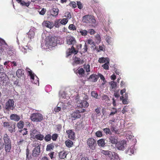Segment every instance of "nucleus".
Wrapping results in <instances>:
<instances>
[{
    "label": "nucleus",
    "mask_w": 160,
    "mask_h": 160,
    "mask_svg": "<svg viewBox=\"0 0 160 160\" xmlns=\"http://www.w3.org/2000/svg\"><path fill=\"white\" fill-rule=\"evenodd\" d=\"M67 43L68 45H73L76 43L75 38L71 35H68L66 37Z\"/></svg>",
    "instance_id": "nucleus-10"
},
{
    "label": "nucleus",
    "mask_w": 160,
    "mask_h": 160,
    "mask_svg": "<svg viewBox=\"0 0 160 160\" xmlns=\"http://www.w3.org/2000/svg\"><path fill=\"white\" fill-rule=\"evenodd\" d=\"M14 101L13 99H9L5 104V109L8 111L12 110L14 108Z\"/></svg>",
    "instance_id": "nucleus-7"
},
{
    "label": "nucleus",
    "mask_w": 160,
    "mask_h": 160,
    "mask_svg": "<svg viewBox=\"0 0 160 160\" xmlns=\"http://www.w3.org/2000/svg\"><path fill=\"white\" fill-rule=\"evenodd\" d=\"M2 45L6 46H8V45L7 43L5 42V41L3 39L0 38V48L1 49H2ZM3 50H5L6 49L2 48Z\"/></svg>",
    "instance_id": "nucleus-31"
},
{
    "label": "nucleus",
    "mask_w": 160,
    "mask_h": 160,
    "mask_svg": "<svg viewBox=\"0 0 160 160\" xmlns=\"http://www.w3.org/2000/svg\"><path fill=\"white\" fill-rule=\"evenodd\" d=\"M59 21H56L54 22V26L56 28H58L59 27Z\"/></svg>",
    "instance_id": "nucleus-60"
},
{
    "label": "nucleus",
    "mask_w": 160,
    "mask_h": 160,
    "mask_svg": "<svg viewBox=\"0 0 160 160\" xmlns=\"http://www.w3.org/2000/svg\"><path fill=\"white\" fill-rule=\"evenodd\" d=\"M44 139L46 142H49L51 141V135L49 134L46 135L45 137H44Z\"/></svg>",
    "instance_id": "nucleus-39"
},
{
    "label": "nucleus",
    "mask_w": 160,
    "mask_h": 160,
    "mask_svg": "<svg viewBox=\"0 0 160 160\" xmlns=\"http://www.w3.org/2000/svg\"><path fill=\"white\" fill-rule=\"evenodd\" d=\"M77 103L78 106L81 108H87L89 105L88 102L85 100H78Z\"/></svg>",
    "instance_id": "nucleus-12"
},
{
    "label": "nucleus",
    "mask_w": 160,
    "mask_h": 160,
    "mask_svg": "<svg viewBox=\"0 0 160 160\" xmlns=\"http://www.w3.org/2000/svg\"><path fill=\"white\" fill-rule=\"evenodd\" d=\"M116 126L114 125H112L111 126V129L112 132H114L115 133H117L118 131L116 130Z\"/></svg>",
    "instance_id": "nucleus-51"
},
{
    "label": "nucleus",
    "mask_w": 160,
    "mask_h": 160,
    "mask_svg": "<svg viewBox=\"0 0 160 160\" xmlns=\"http://www.w3.org/2000/svg\"><path fill=\"white\" fill-rule=\"evenodd\" d=\"M46 12V9L44 8H42L41 11L39 12V14L41 15H44Z\"/></svg>",
    "instance_id": "nucleus-57"
},
{
    "label": "nucleus",
    "mask_w": 160,
    "mask_h": 160,
    "mask_svg": "<svg viewBox=\"0 0 160 160\" xmlns=\"http://www.w3.org/2000/svg\"><path fill=\"white\" fill-rule=\"evenodd\" d=\"M82 21L87 23L95 24L96 22L94 17L92 15H86L82 17Z\"/></svg>",
    "instance_id": "nucleus-3"
},
{
    "label": "nucleus",
    "mask_w": 160,
    "mask_h": 160,
    "mask_svg": "<svg viewBox=\"0 0 160 160\" xmlns=\"http://www.w3.org/2000/svg\"><path fill=\"white\" fill-rule=\"evenodd\" d=\"M110 88L112 89H115L117 87V83L114 81H112L110 83Z\"/></svg>",
    "instance_id": "nucleus-43"
},
{
    "label": "nucleus",
    "mask_w": 160,
    "mask_h": 160,
    "mask_svg": "<svg viewBox=\"0 0 160 160\" xmlns=\"http://www.w3.org/2000/svg\"><path fill=\"white\" fill-rule=\"evenodd\" d=\"M112 38L109 36H107L106 39L107 42L109 44L112 42Z\"/></svg>",
    "instance_id": "nucleus-45"
},
{
    "label": "nucleus",
    "mask_w": 160,
    "mask_h": 160,
    "mask_svg": "<svg viewBox=\"0 0 160 160\" xmlns=\"http://www.w3.org/2000/svg\"><path fill=\"white\" fill-rule=\"evenodd\" d=\"M68 153L66 151H61L59 153V157L61 159H65L66 158Z\"/></svg>",
    "instance_id": "nucleus-26"
},
{
    "label": "nucleus",
    "mask_w": 160,
    "mask_h": 160,
    "mask_svg": "<svg viewBox=\"0 0 160 160\" xmlns=\"http://www.w3.org/2000/svg\"><path fill=\"white\" fill-rule=\"evenodd\" d=\"M29 75L30 77V78L33 81H32L35 84H39V78L38 77L33 73L32 71L30 69H27Z\"/></svg>",
    "instance_id": "nucleus-5"
},
{
    "label": "nucleus",
    "mask_w": 160,
    "mask_h": 160,
    "mask_svg": "<svg viewBox=\"0 0 160 160\" xmlns=\"http://www.w3.org/2000/svg\"><path fill=\"white\" fill-rule=\"evenodd\" d=\"M44 138V137L43 135L42 134L40 133L36 134L34 136V138H36L38 140L42 141Z\"/></svg>",
    "instance_id": "nucleus-28"
},
{
    "label": "nucleus",
    "mask_w": 160,
    "mask_h": 160,
    "mask_svg": "<svg viewBox=\"0 0 160 160\" xmlns=\"http://www.w3.org/2000/svg\"><path fill=\"white\" fill-rule=\"evenodd\" d=\"M59 10L58 8H53L51 10V15L54 17H56L58 13Z\"/></svg>",
    "instance_id": "nucleus-24"
},
{
    "label": "nucleus",
    "mask_w": 160,
    "mask_h": 160,
    "mask_svg": "<svg viewBox=\"0 0 160 160\" xmlns=\"http://www.w3.org/2000/svg\"><path fill=\"white\" fill-rule=\"evenodd\" d=\"M41 145H38V146L36 147L32 151V156L37 157L39 155L40 153V147Z\"/></svg>",
    "instance_id": "nucleus-11"
},
{
    "label": "nucleus",
    "mask_w": 160,
    "mask_h": 160,
    "mask_svg": "<svg viewBox=\"0 0 160 160\" xmlns=\"http://www.w3.org/2000/svg\"><path fill=\"white\" fill-rule=\"evenodd\" d=\"M57 43V42L55 38L52 37L49 38L48 40H47L45 45L48 48H50L55 46Z\"/></svg>",
    "instance_id": "nucleus-6"
},
{
    "label": "nucleus",
    "mask_w": 160,
    "mask_h": 160,
    "mask_svg": "<svg viewBox=\"0 0 160 160\" xmlns=\"http://www.w3.org/2000/svg\"><path fill=\"white\" fill-rule=\"evenodd\" d=\"M109 63H107V62L105 63L104 64L102 65V67H103V68L106 70L109 69V66L108 64Z\"/></svg>",
    "instance_id": "nucleus-55"
},
{
    "label": "nucleus",
    "mask_w": 160,
    "mask_h": 160,
    "mask_svg": "<svg viewBox=\"0 0 160 160\" xmlns=\"http://www.w3.org/2000/svg\"><path fill=\"white\" fill-rule=\"evenodd\" d=\"M68 20L67 19L64 18L62 19L60 21V23L63 25H65L68 22Z\"/></svg>",
    "instance_id": "nucleus-48"
},
{
    "label": "nucleus",
    "mask_w": 160,
    "mask_h": 160,
    "mask_svg": "<svg viewBox=\"0 0 160 160\" xmlns=\"http://www.w3.org/2000/svg\"><path fill=\"white\" fill-rule=\"evenodd\" d=\"M24 126V122L21 120L18 122L17 123V126L19 129H22Z\"/></svg>",
    "instance_id": "nucleus-32"
},
{
    "label": "nucleus",
    "mask_w": 160,
    "mask_h": 160,
    "mask_svg": "<svg viewBox=\"0 0 160 160\" xmlns=\"http://www.w3.org/2000/svg\"><path fill=\"white\" fill-rule=\"evenodd\" d=\"M37 132V130L35 129L32 130L31 132L30 133V135L31 136V137H32V138H33V137L35 136V134Z\"/></svg>",
    "instance_id": "nucleus-49"
},
{
    "label": "nucleus",
    "mask_w": 160,
    "mask_h": 160,
    "mask_svg": "<svg viewBox=\"0 0 160 160\" xmlns=\"http://www.w3.org/2000/svg\"><path fill=\"white\" fill-rule=\"evenodd\" d=\"M42 25L43 27H46L50 29L52 28L53 27V24L52 22H50L48 21H44L42 23Z\"/></svg>",
    "instance_id": "nucleus-14"
},
{
    "label": "nucleus",
    "mask_w": 160,
    "mask_h": 160,
    "mask_svg": "<svg viewBox=\"0 0 160 160\" xmlns=\"http://www.w3.org/2000/svg\"><path fill=\"white\" fill-rule=\"evenodd\" d=\"M30 119L33 122H41L43 119V116L40 113L37 112L32 114L30 116Z\"/></svg>",
    "instance_id": "nucleus-2"
},
{
    "label": "nucleus",
    "mask_w": 160,
    "mask_h": 160,
    "mask_svg": "<svg viewBox=\"0 0 160 160\" xmlns=\"http://www.w3.org/2000/svg\"><path fill=\"white\" fill-rule=\"evenodd\" d=\"M79 32L81 33L82 35L83 36H86L88 33V32L85 30H83L82 29H80L79 30Z\"/></svg>",
    "instance_id": "nucleus-36"
},
{
    "label": "nucleus",
    "mask_w": 160,
    "mask_h": 160,
    "mask_svg": "<svg viewBox=\"0 0 160 160\" xmlns=\"http://www.w3.org/2000/svg\"><path fill=\"white\" fill-rule=\"evenodd\" d=\"M87 143L88 146L92 150L95 149L97 143L96 140L93 138H88L87 140Z\"/></svg>",
    "instance_id": "nucleus-4"
},
{
    "label": "nucleus",
    "mask_w": 160,
    "mask_h": 160,
    "mask_svg": "<svg viewBox=\"0 0 160 160\" xmlns=\"http://www.w3.org/2000/svg\"><path fill=\"white\" fill-rule=\"evenodd\" d=\"M95 37L98 40V42H100L101 41V38L99 34H97L96 36Z\"/></svg>",
    "instance_id": "nucleus-64"
},
{
    "label": "nucleus",
    "mask_w": 160,
    "mask_h": 160,
    "mask_svg": "<svg viewBox=\"0 0 160 160\" xmlns=\"http://www.w3.org/2000/svg\"><path fill=\"white\" fill-rule=\"evenodd\" d=\"M66 132L68 134V137L69 138L72 140L74 139L75 134V132H73L72 130H67Z\"/></svg>",
    "instance_id": "nucleus-17"
},
{
    "label": "nucleus",
    "mask_w": 160,
    "mask_h": 160,
    "mask_svg": "<svg viewBox=\"0 0 160 160\" xmlns=\"http://www.w3.org/2000/svg\"><path fill=\"white\" fill-rule=\"evenodd\" d=\"M109 151H105L104 150H102L101 151V153H102L103 154H104L105 155H107L108 156L109 154Z\"/></svg>",
    "instance_id": "nucleus-61"
},
{
    "label": "nucleus",
    "mask_w": 160,
    "mask_h": 160,
    "mask_svg": "<svg viewBox=\"0 0 160 160\" xmlns=\"http://www.w3.org/2000/svg\"><path fill=\"white\" fill-rule=\"evenodd\" d=\"M18 3H20L21 5L22 6L28 7L30 5L31 2H25L24 1L21 0L20 2H18Z\"/></svg>",
    "instance_id": "nucleus-37"
},
{
    "label": "nucleus",
    "mask_w": 160,
    "mask_h": 160,
    "mask_svg": "<svg viewBox=\"0 0 160 160\" xmlns=\"http://www.w3.org/2000/svg\"><path fill=\"white\" fill-rule=\"evenodd\" d=\"M98 62L100 63H104L106 62H107V63H109V60L108 58L102 57L99 59Z\"/></svg>",
    "instance_id": "nucleus-25"
},
{
    "label": "nucleus",
    "mask_w": 160,
    "mask_h": 160,
    "mask_svg": "<svg viewBox=\"0 0 160 160\" xmlns=\"http://www.w3.org/2000/svg\"><path fill=\"white\" fill-rule=\"evenodd\" d=\"M2 77H0V82L2 83H5L7 79V77L5 74H3Z\"/></svg>",
    "instance_id": "nucleus-29"
},
{
    "label": "nucleus",
    "mask_w": 160,
    "mask_h": 160,
    "mask_svg": "<svg viewBox=\"0 0 160 160\" xmlns=\"http://www.w3.org/2000/svg\"><path fill=\"white\" fill-rule=\"evenodd\" d=\"M74 62L77 64H82L83 62V60H80L79 58L75 56L74 58Z\"/></svg>",
    "instance_id": "nucleus-30"
},
{
    "label": "nucleus",
    "mask_w": 160,
    "mask_h": 160,
    "mask_svg": "<svg viewBox=\"0 0 160 160\" xmlns=\"http://www.w3.org/2000/svg\"><path fill=\"white\" fill-rule=\"evenodd\" d=\"M65 144L66 146L68 148H70L72 147L73 143L70 140H68L65 141Z\"/></svg>",
    "instance_id": "nucleus-35"
},
{
    "label": "nucleus",
    "mask_w": 160,
    "mask_h": 160,
    "mask_svg": "<svg viewBox=\"0 0 160 160\" xmlns=\"http://www.w3.org/2000/svg\"><path fill=\"white\" fill-rule=\"evenodd\" d=\"M78 52V50H76L75 49L74 46H72L71 48H69L67 52V57H68L72 53L76 54Z\"/></svg>",
    "instance_id": "nucleus-15"
},
{
    "label": "nucleus",
    "mask_w": 160,
    "mask_h": 160,
    "mask_svg": "<svg viewBox=\"0 0 160 160\" xmlns=\"http://www.w3.org/2000/svg\"><path fill=\"white\" fill-rule=\"evenodd\" d=\"M3 126L4 127L8 128V131L11 133H12L13 132H15V123L12 124L8 122H4L3 123Z\"/></svg>",
    "instance_id": "nucleus-8"
},
{
    "label": "nucleus",
    "mask_w": 160,
    "mask_h": 160,
    "mask_svg": "<svg viewBox=\"0 0 160 160\" xmlns=\"http://www.w3.org/2000/svg\"><path fill=\"white\" fill-rule=\"evenodd\" d=\"M65 16L67 18V19H70L71 18V15L70 13H66Z\"/></svg>",
    "instance_id": "nucleus-62"
},
{
    "label": "nucleus",
    "mask_w": 160,
    "mask_h": 160,
    "mask_svg": "<svg viewBox=\"0 0 160 160\" xmlns=\"http://www.w3.org/2000/svg\"><path fill=\"white\" fill-rule=\"evenodd\" d=\"M58 137V135L57 134L54 133L51 136V139H52V140L55 141L57 139Z\"/></svg>",
    "instance_id": "nucleus-47"
},
{
    "label": "nucleus",
    "mask_w": 160,
    "mask_h": 160,
    "mask_svg": "<svg viewBox=\"0 0 160 160\" xmlns=\"http://www.w3.org/2000/svg\"><path fill=\"white\" fill-rule=\"evenodd\" d=\"M112 109L113 110V111L111 112L109 114V116H112L114 114H115V113H116L117 112V110L116 108H113Z\"/></svg>",
    "instance_id": "nucleus-52"
},
{
    "label": "nucleus",
    "mask_w": 160,
    "mask_h": 160,
    "mask_svg": "<svg viewBox=\"0 0 160 160\" xmlns=\"http://www.w3.org/2000/svg\"><path fill=\"white\" fill-rule=\"evenodd\" d=\"M126 142L125 140H122L118 142L116 146L119 150H123L125 149L127 146Z\"/></svg>",
    "instance_id": "nucleus-9"
},
{
    "label": "nucleus",
    "mask_w": 160,
    "mask_h": 160,
    "mask_svg": "<svg viewBox=\"0 0 160 160\" xmlns=\"http://www.w3.org/2000/svg\"><path fill=\"white\" fill-rule=\"evenodd\" d=\"M98 78V77L96 74H93L90 76L88 80L91 82H95L97 81Z\"/></svg>",
    "instance_id": "nucleus-19"
},
{
    "label": "nucleus",
    "mask_w": 160,
    "mask_h": 160,
    "mask_svg": "<svg viewBox=\"0 0 160 160\" xmlns=\"http://www.w3.org/2000/svg\"><path fill=\"white\" fill-rule=\"evenodd\" d=\"M29 139L28 137L26 136H24L23 138L21 137L19 141L17 142V144L18 145H23L26 143H27V140Z\"/></svg>",
    "instance_id": "nucleus-13"
},
{
    "label": "nucleus",
    "mask_w": 160,
    "mask_h": 160,
    "mask_svg": "<svg viewBox=\"0 0 160 160\" xmlns=\"http://www.w3.org/2000/svg\"><path fill=\"white\" fill-rule=\"evenodd\" d=\"M80 113V112L79 110H76L71 114L72 117L75 118H79L81 117Z\"/></svg>",
    "instance_id": "nucleus-20"
},
{
    "label": "nucleus",
    "mask_w": 160,
    "mask_h": 160,
    "mask_svg": "<svg viewBox=\"0 0 160 160\" xmlns=\"http://www.w3.org/2000/svg\"><path fill=\"white\" fill-rule=\"evenodd\" d=\"M5 145V150L7 153L10 152L11 149V141L7 134L4 135L3 137Z\"/></svg>",
    "instance_id": "nucleus-1"
},
{
    "label": "nucleus",
    "mask_w": 160,
    "mask_h": 160,
    "mask_svg": "<svg viewBox=\"0 0 160 160\" xmlns=\"http://www.w3.org/2000/svg\"><path fill=\"white\" fill-rule=\"evenodd\" d=\"M118 137L114 135H111L109 138V142L112 144L116 145L118 142Z\"/></svg>",
    "instance_id": "nucleus-16"
},
{
    "label": "nucleus",
    "mask_w": 160,
    "mask_h": 160,
    "mask_svg": "<svg viewBox=\"0 0 160 160\" xmlns=\"http://www.w3.org/2000/svg\"><path fill=\"white\" fill-rule=\"evenodd\" d=\"M10 118L11 120L15 121H18L20 119L19 116L16 114H12L10 116Z\"/></svg>",
    "instance_id": "nucleus-22"
},
{
    "label": "nucleus",
    "mask_w": 160,
    "mask_h": 160,
    "mask_svg": "<svg viewBox=\"0 0 160 160\" xmlns=\"http://www.w3.org/2000/svg\"><path fill=\"white\" fill-rule=\"evenodd\" d=\"M89 33L91 35H93L95 33V31L93 29H90L88 30Z\"/></svg>",
    "instance_id": "nucleus-63"
},
{
    "label": "nucleus",
    "mask_w": 160,
    "mask_h": 160,
    "mask_svg": "<svg viewBox=\"0 0 160 160\" xmlns=\"http://www.w3.org/2000/svg\"><path fill=\"white\" fill-rule=\"evenodd\" d=\"M76 72V74H79L80 76H82L85 73V71L84 69L82 68H78Z\"/></svg>",
    "instance_id": "nucleus-27"
},
{
    "label": "nucleus",
    "mask_w": 160,
    "mask_h": 160,
    "mask_svg": "<svg viewBox=\"0 0 160 160\" xmlns=\"http://www.w3.org/2000/svg\"><path fill=\"white\" fill-rule=\"evenodd\" d=\"M96 135L98 137H101L102 136V132L98 131L96 132L95 133Z\"/></svg>",
    "instance_id": "nucleus-50"
},
{
    "label": "nucleus",
    "mask_w": 160,
    "mask_h": 160,
    "mask_svg": "<svg viewBox=\"0 0 160 160\" xmlns=\"http://www.w3.org/2000/svg\"><path fill=\"white\" fill-rule=\"evenodd\" d=\"M70 5L72 7L74 8H75L77 7L76 2H71L70 3Z\"/></svg>",
    "instance_id": "nucleus-59"
},
{
    "label": "nucleus",
    "mask_w": 160,
    "mask_h": 160,
    "mask_svg": "<svg viewBox=\"0 0 160 160\" xmlns=\"http://www.w3.org/2000/svg\"><path fill=\"white\" fill-rule=\"evenodd\" d=\"M68 28L70 30H75L76 29V28L73 24H70L68 27Z\"/></svg>",
    "instance_id": "nucleus-46"
},
{
    "label": "nucleus",
    "mask_w": 160,
    "mask_h": 160,
    "mask_svg": "<svg viewBox=\"0 0 160 160\" xmlns=\"http://www.w3.org/2000/svg\"><path fill=\"white\" fill-rule=\"evenodd\" d=\"M77 5L78 8L80 9H81L83 8V6L82 4L80 2H77Z\"/></svg>",
    "instance_id": "nucleus-58"
},
{
    "label": "nucleus",
    "mask_w": 160,
    "mask_h": 160,
    "mask_svg": "<svg viewBox=\"0 0 160 160\" xmlns=\"http://www.w3.org/2000/svg\"><path fill=\"white\" fill-rule=\"evenodd\" d=\"M19 132H21L23 136H24L28 134V131L27 128H25L23 129L19 130Z\"/></svg>",
    "instance_id": "nucleus-38"
},
{
    "label": "nucleus",
    "mask_w": 160,
    "mask_h": 160,
    "mask_svg": "<svg viewBox=\"0 0 160 160\" xmlns=\"http://www.w3.org/2000/svg\"><path fill=\"white\" fill-rule=\"evenodd\" d=\"M26 158L28 160H29L31 158V156L30 153V151L29 148H27L26 149Z\"/></svg>",
    "instance_id": "nucleus-33"
},
{
    "label": "nucleus",
    "mask_w": 160,
    "mask_h": 160,
    "mask_svg": "<svg viewBox=\"0 0 160 160\" xmlns=\"http://www.w3.org/2000/svg\"><path fill=\"white\" fill-rule=\"evenodd\" d=\"M102 100H105L106 101H108L109 100V97L107 95H103L102 96Z\"/></svg>",
    "instance_id": "nucleus-56"
},
{
    "label": "nucleus",
    "mask_w": 160,
    "mask_h": 160,
    "mask_svg": "<svg viewBox=\"0 0 160 160\" xmlns=\"http://www.w3.org/2000/svg\"><path fill=\"white\" fill-rule=\"evenodd\" d=\"M95 112L98 116H100L101 114V108H98L96 109Z\"/></svg>",
    "instance_id": "nucleus-54"
},
{
    "label": "nucleus",
    "mask_w": 160,
    "mask_h": 160,
    "mask_svg": "<svg viewBox=\"0 0 160 160\" xmlns=\"http://www.w3.org/2000/svg\"><path fill=\"white\" fill-rule=\"evenodd\" d=\"M84 68L85 69L86 72H90V66L88 64L87 65H84Z\"/></svg>",
    "instance_id": "nucleus-44"
},
{
    "label": "nucleus",
    "mask_w": 160,
    "mask_h": 160,
    "mask_svg": "<svg viewBox=\"0 0 160 160\" xmlns=\"http://www.w3.org/2000/svg\"><path fill=\"white\" fill-rule=\"evenodd\" d=\"M91 95L92 97H93L94 98H97V97L98 96V94L95 91H92V92Z\"/></svg>",
    "instance_id": "nucleus-53"
},
{
    "label": "nucleus",
    "mask_w": 160,
    "mask_h": 160,
    "mask_svg": "<svg viewBox=\"0 0 160 160\" xmlns=\"http://www.w3.org/2000/svg\"><path fill=\"white\" fill-rule=\"evenodd\" d=\"M98 146L103 147L105 144V141L103 139H101L98 141Z\"/></svg>",
    "instance_id": "nucleus-34"
},
{
    "label": "nucleus",
    "mask_w": 160,
    "mask_h": 160,
    "mask_svg": "<svg viewBox=\"0 0 160 160\" xmlns=\"http://www.w3.org/2000/svg\"><path fill=\"white\" fill-rule=\"evenodd\" d=\"M103 130L106 135L112 134V132L109 128H103Z\"/></svg>",
    "instance_id": "nucleus-41"
},
{
    "label": "nucleus",
    "mask_w": 160,
    "mask_h": 160,
    "mask_svg": "<svg viewBox=\"0 0 160 160\" xmlns=\"http://www.w3.org/2000/svg\"><path fill=\"white\" fill-rule=\"evenodd\" d=\"M28 38L31 39L34 38V33L32 31H29L28 33Z\"/></svg>",
    "instance_id": "nucleus-42"
},
{
    "label": "nucleus",
    "mask_w": 160,
    "mask_h": 160,
    "mask_svg": "<svg viewBox=\"0 0 160 160\" xmlns=\"http://www.w3.org/2000/svg\"><path fill=\"white\" fill-rule=\"evenodd\" d=\"M24 71L23 69H19L16 72V75L18 78H20L24 75Z\"/></svg>",
    "instance_id": "nucleus-23"
},
{
    "label": "nucleus",
    "mask_w": 160,
    "mask_h": 160,
    "mask_svg": "<svg viewBox=\"0 0 160 160\" xmlns=\"http://www.w3.org/2000/svg\"><path fill=\"white\" fill-rule=\"evenodd\" d=\"M108 156L111 160L113 159V160L117 159L118 157V154L116 153L111 151H109Z\"/></svg>",
    "instance_id": "nucleus-18"
},
{
    "label": "nucleus",
    "mask_w": 160,
    "mask_h": 160,
    "mask_svg": "<svg viewBox=\"0 0 160 160\" xmlns=\"http://www.w3.org/2000/svg\"><path fill=\"white\" fill-rule=\"evenodd\" d=\"M88 49V45L86 43H85L83 48H82V49H81V52L83 53H85L87 51Z\"/></svg>",
    "instance_id": "nucleus-40"
},
{
    "label": "nucleus",
    "mask_w": 160,
    "mask_h": 160,
    "mask_svg": "<svg viewBox=\"0 0 160 160\" xmlns=\"http://www.w3.org/2000/svg\"><path fill=\"white\" fill-rule=\"evenodd\" d=\"M55 147V144L53 143H50L47 145L46 150L47 151H51L53 150Z\"/></svg>",
    "instance_id": "nucleus-21"
}]
</instances>
